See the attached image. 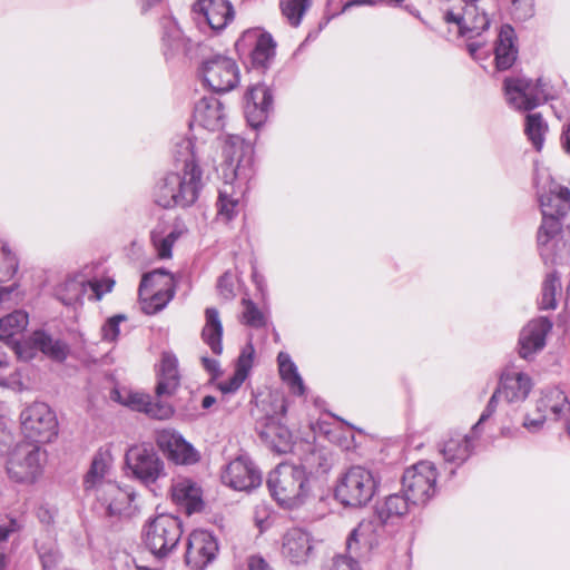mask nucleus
Instances as JSON below:
<instances>
[{"instance_id": "nucleus-64", "label": "nucleus", "mask_w": 570, "mask_h": 570, "mask_svg": "<svg viewBox=\"0 0 570 570\" xmlns=\"http://www.w3.org/2000/svg\"><path fill=\"white\" fill-rule=\"evenodd\" d=\"M563 147L568 154H570V122L567 125L562 134Z\"/></svg>"}, {"instance_id": "nucleus-11", "label": "nucleus", "mask_w": 570, "mask_h": 570, "mask_svg": "<svg viewBox=\"0 0 570 570\" xmlns=\"http://www.w3.org/2000/svg\"><path fill=\"white\" fill-rule=\"evenodd\" d=\"M436 469L429 461H421L405 470L402 487L412 504H424L435 493Z\"/></svg>"}, {"instance_id": "nucleus-44", "label": "nucleus", "mask_w": 570, "mask_h": 570, "mask_svg": "<svg viewBox=\"0 0 570 570\" xmlns=\"http://www.w3.org/2000/svg\"><path fill=\"white\" fill-rule=\"evenodd\" d=\"M527 395L528 394H492V397L490 399L485 410L482 412L479 421L473 425L471 431L472 434H476L479 432L480 425L495 412V409L499 404L503 402H507L509 404L527 402V405L531 404L532 402L527 401Z\"/></svg>"}, {"instance_id": "nucleus-7", "label": "nucleus", "mask_w": 570, "mask_h": 570, "mask_svg": "<svg viewBox=\"0 0 570 570\" xmlns=\"http://www.w3.org/2000/svg\"><path fill=\"white\" fill-rule=\"evenodd\" d=\"M504 94L512 108L524 111L534 109L557 95L554 88L543 78L533 81L523 76L507 78Z\"/></svg>"}, {"instance_id": "nucleus-62", "label": "nucleus", "mask_w": 570, "mask_h": 570, "mask_svg": "<svg viewBox=\"0 0 570 570\" xmlns=\"http://www.w3.org/2000/svg\"><path fill=\"white\" fill-rule=\"evenodd\" d=\"M170 33L164 36V40L168 41V46L170 48L178 47V42L180 41V30L175 23H170Z\"/></svg>"}, {"instance_id": "nucleus-19", "label": "nucleus", "mask_w": 570, "mask_h": 570, "mask_svg": "<svg viewBox=\"0 0 570 570\" xmlns=\"http://www.w3.org/2000/svg\"><path fill=\"white\" fill-rule=\"evenodd\" d=\"M217 552L218 544L212 533L195 530L188 538L185 560L191 569L203 570L216 558Z\"/></svg>"}, {"instance_id": "nucleus-48", "label": "nucleus", "mask_w": 570, "mask_h": 570, "mask_svg": "<svg viewBox=\"0 0 570 570\" xmlns=\"http://www.w3.org/2000/svg\"><path fill=\"white\" fill-rule=\"evenodd\" d=\"M561 289L560 276L557 272L547 274L543 285L542 295L539 302L541 309H553L557 306L556 295Z\"/></svg>"}, {"instance_id": "nucleus-9", "label": "nucleus", "mask_w": 570, "mask_h": 570, "mask_svg": "<svg viewBox=\"0 0 570 570\" xmlns=\"http://www.w3.org/2000/svg\"><path fill=\"white\" fill-rule=\"evenodd\" d=\"M183 534L181 522L177 517L161 513L149 519L142 528V541L156 557H166L178 544Z\"/></svg>"}, {"instance_id": "nucleus-56", "label": "nucleus", "mask_w": 570, "mask_h": 570, "mask_svg": "<svg viewBox=\"0 0 570 570\" xmlns=\"http://www.w3.org/2000/svg\"><path fill=\"white\" fill-rule=\"evenodd\" d=\"M1 523L7 528L10 535L20 532L26 525L24 512L20 514L9 513Z\"/></svg>"}, {"instance_id": "nucleus-46", "label": "nucleus", "mask_w": 570, "mask_h": 570, "mask_svg": "<svg viewBox=\"0 0 570 570\" xmlns=\"http://www.w3.org/2000/svg\"><path fill=\"white\" fill-rule=\"evenodd\" d=\"M165 277L170 279V292H175L176 278L175 276L166 271L165 268H158L153 272L146 273L140 282L139 293L140 295L148 294V289H164Z\"/></svg>"}, {"instance_id": "nucleus-27", "label": "nucleus", "mask_w": 570, "mask_h": 570, "mask_svg": "<svg viewBox=\"0 0 570 570\" xmlns=\"http://www.w3.org/2000/svg\"><path fill=\"white\" fill-rule=\"evenodd\" d=\"M202 489L194 480L177 476L171 483L173 501L185 510L187 514L199 511L203 508Z\"/></svg>"}, {"instance_id": "nucleus-2", "label": "nucleus", "mask_w": 570, "mask_h": 570, "mask_svg": "<svg viewBox=\"0 0 570 570\" xmlns=\"http://www.w3.org/2000/svg\"><path fill=\"white\" fill-rule=\"evenodd\" d=\"M180 147L186 150V157L177 159V170L161 178L154 189V199L163 208L193 205L202 189V170L190 151V140H183Z\"/></svg>"}, {"instance_id": "nucleus-3", "label": "nucleus", "mask_w": 570, "mask_h": 570, "mask_svg": "<svg viewBox=\"0 0 570 570\" xmlns=\"http://www.w3.org/2000/svg\"><path fill=\"white\" fill-rule=\"evenodd\" d=\"M273 499L284 509L302 507L311 494V478L302 465L278 464L267 478Z\"/></svg>"}, {"instance_id": "nucleus-12", "label": "nucleus", "mask_w": 570, "mask_h": 570, "mask_svg": "<svg viewBox=\"0 0 570 570\" xmlns=\"http://www.w3.org/2000/svg\"><path fill=\"white\" fill-rule=\"evenodd\" d=\"M533 406V411L528 410L522 423L530 433L539 432L549 414L559 420L570 413V401L567 394H541L534 401Z\"/></svg>"}, {"instance_id": "nucleus-31", "label": "nucleus", "mask_w": 570, "mask_h": 570, "mask_svg": "<svg viewBox=\"0 0 570 570\" xmlns=\"http://www.w3.org/2000/svg\"><path fill=\"white\" fill-rule=\"evenodd\" d=\"M29 343L32 347L55 361H63L69 352L68 345L65 342L55 338L42 330L35 331L29 338Z\"/></svg>"}, {"instance_id": "nucleus-14", "label": "nucleus", "mask_w": 570, "mask_h": 570, "mask_svg": "<svg viewBox=\"0 0 570 570\" xmlns=\"http://www.w3.org/2000/svg\"><path fill=\"white\" fill-rule=\"evenodd\" d=\"M223 153L227 166L238 181H246L254 175L253 148L238 135H230L226 138Z\"/></svg>"}, {"instance_id": "nucleus-43", "label": "nucleus", "mask_w": 570, "mask_h": 570, "mask_svg": "<svg viewBox=\"0 0 570 570\" xmlns=\"http://www.w3.org/2000/svg\"><path fill=\"white\" fill-rule=\"evenodd\" d=\"M312 4V0H279L283 17L292 27H298Z\"/></svg>"}, {"instance_id": "nucleus-28", "label": "nucleus", "mask_w": 570, "mask_h": 570, "mask_svg": "<svg viewBox=\"0 0 570 570\" xmlns=\"http://www.w3.org/2000/svg\"><path fill=\"white\" fill-rule=\"evenodd\" d=\"M261 440L273 451L286 453L291 450L292 435L279 420L261 422L257 428Z\"/></svg>"}, {"instance_id": "nucleus-53", "label": "nucleus", "mask_w": 570, "mask_h": 570, "mask_svg": "<svg viewBox=\"0 0 570 570\" xmlns=\"http://www.w3.org/2000/svg\"><path fill=\"white\" fill-rule=\"evenodd\" d=\"M124 321L126 316L122 314L108 318L101 328L102 338L109 342L116 341L120 333L119 325Z\"/></svg>"}, {"instance_id": "nucleus-37", "label": "nucleus", "mask_w": 570, "mask_h": 570, "mask_svg": "<svg viewBox=\"0 0 570 570\" xmlns=\"http://www.w3.org/2000/svg\"><path fill=\"white\" fill-rule=\"evenodd\" d=\"M167 284H163L164 289H148V294L140 295L139 301L141 309L148 315L156 314L161 311L174 297L175 292H170V279L165 277Z\"/></svg>"}, {"instance_id": "nucleus-34", "label": "nucleus", "mask_w": 570, "mask_h": 570, "mask_svg": "<svg viewBox=\"0 0 570 570\" xmlns=\"http://www.w3.org/2000/svg\"><path fill=\"white\" fill-rule=\"evenodd\" d=\"M202 337L214 354H222L223 324L218 311L214 307H208L205 311V325L202 331Z\"/></svg>"}, {"instance_id": "nucleus-49", "label": "nucleus", "mask_w": 570, "mask_h": 570, "mask_svg": "<svg viewBox=\"0 0 570 570\" xmlns=\"http://www.w3.org/2000/svg\"><path fill=\"white\" fill-rule=\"evenodd\" d=\"M18 271V259L10 248L0 240V283L10 281Z\"/></svg>"}, {"instance_id": "nucleus-38", "label": "nucleus", "mask_w": 570, "mask_h": 570, "mask_svg": "<svg viewBox=\"0 0 570 570\" xmlns=\"http://www.w3.org/2000/svg\"><path fill=\"white\" fill-rule=\"evenodd\" d=\"M532 389L531 377L514 367H507L503 370L499 387L495 392H530Z\"/></svg>"}, {"instance_id": "nucleus-45", "label": "nucleus", "mask_w": 570, "mask_h": 570, "mask_svg": "<svg viewBox=\"0 0 570 570\" xmlns=\"http://www.w3.org/2000/svg\"><path fill=\"white\" fill-rule=\"evenodd\" d=\"M548 130V125L540 114H529L525 117V134L533 147L539 151L541 150L544 141V135Z\"/></svg>"}, {"instance_id": "nucleus-17", "label": "nucleus", "mask_w": 570, "mask_h": 570, "mask_svg": "<svg viewBox=\"0 0 570 570\" xmlns=\"http://www.w3.org/2000/svg\"><path fill=\"white\" fill-rule=\"evenodd\" d=\"M384 534V523L375 515L363 520L352 530L346 539V551L354 557L371 551Z\"/></svg>"}, {"instance_id": "nucleus-35", "label": "nucleus", "mask_w": 570, "mask_h": 570, "mask_svg": "<svg viewBox=\"0 0 570 570\" xmlns=\"http://www.w3.org/2000/svg\"><path fill=\"white\" fill-rule=\"evenodd\" d=\"M471 446L470 438L456 432L444 441L441 453L448 462L462 463L469 458Z\"/></svg>"}, {"instance_id": "nucleus-42", "label": "nucleus", "mask_w": 570, "mask_h": 570, "mask_svg": "<svg viewBox=\"0 0 570 570\" xmlns=\"http://www.w3.org/2000/svg\"><path fill=\"white\" fill-rule=\"evenodd\" d=\"M232 188L225 185L219 190L218 199L216 203L217 218L223 222L232 220L239 212V198L235 197L228 189Z\"/></svg>"}, {"instance_id": "nucleus-23", "label": "nucleus", "mask_w": 570, "mask_h": 570, "mask_svg": "<svg viewBox=\"0 0 570 570\" xmlns=\"http://www.w3.org/2000/svg\"><path fill=\"white\" fill-rule=\"evenodd\" d=\"M96 497L101 505L106 508L108 515L112 517L126 513L131 505L135 494L132 491L108 480L107 483L99 484Z\"/></svg>"}, {"instance_id": "nucleus-40", "label": "nucleus", "mask_w": 570, "mask_h": 570, "mask_svg": "<svg viewBox=\"0 0 570 570\" xmlns=\"http://www.w3.org/2000/svg\"><path fill=\"white\" fill-rule=\"evenodd\" d=\"M28 314L20 309L0 318V340L9 342L21 334L28 326Z\"/></svg>"}, {"instance_id": "nucleus-24", "label": "nucleus", "mask_w": 570, "mask_h": 570, "mask_svg": "<svg viewBox=\"0 0 570 570\" xmlns=\"http://www.w3.org/2000/svg\"><path fill=\"white\" fill-rule=\"evenodd\" d=\"M311 429L315 435H323L330 442L342 448L348 449L354 436L352 430L361 432L351 423L345 422L338 416L321 417L316 422L311 423Z\"/></svg>"}, {"instance_id": "nucleus-47", "label": "nucleus", "mask_w": 570, "mask_h": 570, "mask_svg": "<svg viewBox=\"0 0 570 570\" xmlns=\"http://www.w3.org/2000/svg\"><path fill=\"white\" fill-rule=\"evenodd\" d=\"M109 471V463L102 454H98L94 458L90 470L88 471L85 479L86 490H95L100 483H107L105 476Z\"/></svg>"}, {"instance_id": "nucleus-20", "label": "nucleus", "mask_w": 570, "mask_h": 570, "mask_svg": "<svg viewBox=\"0 0 570 570\" xmlns=\"http://www.w3.org/2000/svg\"><path fill=\"white\" fill-rule=\"evenodd\" d=\"M243 46H253L252 63L257 68H267L275 57L276 42L273 37L261 29H250L243 33L239 42Z\"/></svg>"}, {"instance_id": "nucleus-22", "label": "nucleus", "mask_w": 570, "mask_h": 570, "mask_svg": "<svg viewBox=\"0 0 570 570\" xmlns=\"http://www.w3.org/2000/svg\"><path fill=\"white\" fill-rule=\"evenodd\" d=\"M245 116L248 124L256 128L261 126L268 116L273 97L267 86L257 83L250 87L245 96Z\"/></svg>"}, {"instance_id": "nucleus-18", "label": "nucleus", "mask_w": 570, "mask_h": 570, "mask_svg": "<svg viewBox=\"0 0 570 570\" xmlns=\"http://www.w3.org/2000/svg\"><path fill=\"white\" fill-rule=\"evenodd\" d=\"M313 551V539L307 531L301 528H291L282 535L281 556L289 564H306Z\"/></svg>"}, {"instance_id": "nucleus-32", "label": "nucleus", "mask_w": 570, "mask_h": 570, "mask_svg": "<svg viewBox=\"0 0 570 570\" xmlns=\"http://www.w3.org/2000/svg\"><path fill=\"white\" fill-rule=\"evenodd\" d=\"M180 387L178 361L174 354L164 353L158 370L155 392H174Z\"/></svg>"}, {"instance_id": "nucleus-30", "label": "nucleus", "mask_w": 570, "mask_h": 570, "mask_svg": "<svg viewBox=\"0 0 570 570\" xmlns=\"http://www.w3.org/2000/svg\"><path fill=\"white\" fill-rule=\"evenodd\" d=\"M254 354L255 348L249 342L243 347L236 361L233 376L226 383L220 384V392H236L238 389H240L242 384L248 377L253 367Z\"/></svg>"}, {"instance_id": "nucleus-36", "label": "nucleus", "mask_w": 570, "mask_h": 570, "mask_svg": "<svg viewBox=\"0 0 570 570\" xmlns=\"http://www.w3.org/2000/svg\"><path fill=\"white\" fill-rule=\"evenodd\" d=\"M410 504H412V501L407 494H391L383 504L377 507L375 515L385 524L405 515L409 512Z\"/></svg>"}, {"instance_id": "nucleus-63", "label": "nucleus", "mask_w": 570, "mask_h": 570, "mask_svg": "<svg viewBox=\"0 0 570 570\" xmlns=\"http://www.w3.org/2000/svg\"><path fill=\"white\" fill-rule=\"evenodd\" d=\"M203 364L208 372L215 373L218 371L219 363L217 360L203 357Z\"/></svg>"}, {"instance_id": "nucleus-55", "label": "nucleus", "mask_w": 570, "mask_h": 570, "mask_svg": "<svg viewBox=\"0 0 570 570\" xmlns=\"http://www.w3.org/2000/svg\"><path fill=\"white\" fill-rule=\"evenodd\" d=\"M275 517L272 514L266 505L257 507L255 510V524L261 532L269 529L274 522Z\"/></svg>"}, {"instance_id": "nucleus-41", "label": "nucleus", "mask_w": 570, "mask_h": 570, "mask_svg": "<svg viewBox=\"0 0 570 570\" xmlns=\"http://www.w3.org/2000/svg\"><path fill=\"white\" fill-rule=\"evenodd\" d=\"M278 370L282 380L292 392H305V386L297 367L287 353L281 352L277 356Z\"/></svg>"}, {"instance_id": "nucleus-29", "label": "nucleus", "mask_w": 570, "mask_h": 570, "mask_svg": "<svg viewBox=\"0 0 570 570\" xmlns=\"http://www.w3.org/2000/svg\"><path fill=\"white\" fill-rule=\"evenodd\" d=\"M287 406L286 394H256L254 414L261 422L279 420Z\"/></svg>"}, {"instance_id": "nucleus-58", "label": "nucleus", "mask_w": 570, "mask_h": 570, "mask_svg": "<svg viewBox=\"0 0 570 570\" xmlns=\"http://www.w3.org/2000/svg\"><path fill=\"white\" fill-rule=\"evenodd\" d=\"M115 285V281L106 277L99 281L89 282L88 286L91 288L95 299L99 301L101 297L106 294L111 292L112 287Z\"/></svg>"}, {"instance_id": "nucleus-16", "label": "nucleus", "mask_w": 570, "mask_h": 570, "mask_svg": "<svg viewBox=\"0 0 570 570\" xmlns=\"http://www.w3.org/2000/svg\"><path fill=\"white\" fill-rule=\"evenodd\" d=\"M114 400L132 411L145 413L156 420H168L174 414L173 405L163 394H112Z\"/></svg>"}, {"instance_id": "nucleus-54", "label": "nucleus", "mask_w": 570, "mask_h": 570, "mask_svg": "<svg viewBox=\"0 0 570 570\" xmlns=\"http://www.w3.org/2000/svg\"><path fill=\"white\" fill-rule=\"evenodd\" d=\"M512 13L519 20H527L534 13L533 0H512Z\"/></svg>"}, {"instance_id": "nucleus-10", "label": "nucleus", "mask_w": 570, "mask_h": 570, "mask_svg": "<svg viewBox=\"0 0 570 570\" xmlns=\"http://www.w3.org/2000/svg\"><path fill=\"white\" fill-rule=\"evenodd\" d=\"M199 72L203 81L216 92L230 91L239 82L237 62L223 53H213L204 58Z\"/></svg>"}, {"instance_id": "nucleus-50", "label": "nucleus", "mask_w": 570, "mask_h": 570, "mask_svg": "<svg viewBox=\"0 0 570 570\" xmlns=\"http://www.w3.org/2000/svg\"><path fill=\"white\" fill-rule=\"evenodd\" d=\"M179 236L180 233L177 230H171L167 235H163L161 233L154 230L151 233V242L158 257L163 259L171 257L173 246Z\"/></svg>"}, {"instance_id": "nucleus-39", "label": "nucleus", "mask_w": 570, "mask_h": 570, "mask_svg": "<svg viewBox=\"0 0 570 570\" xmlns=\"http://www.w3.org/2000/svg\"><path fill=\"white\" fill-rule=\"evenodd\" d=\"M88 283L82 276H72L61 283L56 294L58 299L65 305H73L82 298L87 291Z\"/></svg>"}, {"instance_id": "nucleus-1", "label": "nucleus", "mask_w": 570, "mask_h": 570, "mask_svg": "<svg viewBox=\"0 0 570 570\" xmlns=\"http://www.w3.org/2000/svg\"><path fill=\"white\" fill-rule=\"evenodd\" d=\"M534 183L542 213L537 244L544 265H562L570 257V237L563 230L562 219L570 212V190L556 183L547 169H537Z\"/></svg>"}, {"instance_id": "nucleus-60", "label": "nucleus", "mask_w": 570, "mask_h": 570, "mask_svg": "<svg viewBox=\"0 0 570 570\" xmlns=\"http://www.w3.org/2000/svg\"><path fill=\"white\" fill-rule=\"evenodd\" d=\"M19 297L16 285L0 287V305L4 303L18 304Z\"/></svg>"}, {"instance_id": "nucleus-21", "label": "nucleus", "mask_w": 570, "mask_h": 570, "mask_svg": "<svg viewBox=\"0 0 570 570\" xmlns=\"http://www.w3.org/2000/svg\"><path fill=\"white\" fill-rule=\"evenodd\" d=\"M193 10L215 31L223 30L234 19V9L227 0H197Z\"/></svg>"}, {"instance_id": "nucleus-61", "label": "nucleus", "mask_w": 570, "mask_h": 570, "mask_svg": "<svg viewBox=\"0 0 570 570\" xmlns=\"http://www.w3.org/2000/svg\"><path fill=\"white\" fill-rule=\"evenodd\" d=\"M248 570H273L268 562L259 554L250 556L247 560Z\"/></svg>"}, {"instance_id": "nucleus-15", "label": "nucleus", "mask_w": 570, "mask_h": 570, "mask_svg": "<svg viewBox=\"0 0 570 570\" xmlns=\"http://www.w3.org/2000/svg\"><path fill=\"white\" fill-rule=\"evenodd\" d=\"M222 481L236 491H250L261 485L262 474L249 458L240 455L225 466Z\"/></svg>"}, {"instance_id": "nucleus-59", "label": "nucleus", "mask_w": 570, "mask_h": 570, "mask_svg": "<svg viewBox=\"0 0 570 570\" xmlns=\"http://www.w3.org/2000/svg\"><path fill=\"white\" fill-rule=\"evenodd\" d=\"M331 570H361L355 557L352 554L340 556L334 559Z\"/></svg>"}, {"instance_id": "nucleus-26", "label": "nucleus", "mask_w": 570, "mask_h": 570, "mask_svg": "<svg viewBox=\"0 0 570 570\" xmlns=\"http://www.w3.org/2000/svg\"><path fill=\"white\" fill-rule=\"evenodd\" d=\"M551 327V322L546 317L530 321L520 333V356L522 358H529L538 351H541L546 345V336Z\"/></svg>"}, {"instance_id": "nucleus-57", "label": "nucleus", "mask_w": 570, "mask_h": 570, "mask_svg": "<svg viewBox=\"0 0 570 570\" xmlns=\"http://www.w3.org/2000/svg\"><path fill=\"white\" fill-rule=\"evenodd\" d=\"M217 288L225 299L233 298L235 296L233 274L229 272L224 273L218 279Z\"/></svg>"}, {"instance_id": "nucleus-13", "label": "nucleus", "mask_w": 570, "mask_h": 570, "mask_svg": "<svg viewBox=\"0 0 570 570\" xmlns=\"http://www.w3.org/2000/svg\"><path fill=\"white\" fill-rule=\"evenodd\" d=\"M155 442L169 461L191 465L200 460L199 452L174 429H161L155 433Z\"/></svg>"}, {"instance_id": "nucleus-5", "label": "nucleus", "mask_w": 570, "mask_h": 570, "mask_svg": "<svg viewBox=\"0 0 570 570\" xmlns=\"http://www.w3.org/2000/svg\"><path fill=\"white\" fill-rule=\"evenodd\" d=\"M379 483L380 480L373 471L354 465L338 479L334 495L345 507H364L374 497Z\"/></svg>"}, {"instance_id": "nucleus-52", "label": "nucleus", "mask_w": 570, "mask_h": 570, "mask_svg": "<svg viewBox=\"0 0 570 570\" xmlns=\"http://www.w3.org/2000/svg\"><path fill=\"white\" fill-rule=\"evenodd\" d=\"M37 550H38L39 558L41 560L43 570L53 569L60 558L55 543H50L49 546L37 543Z\"/></svg>"}, {"instance_id": "nucleus-6", "label": "nucleus", "mask_w": 570, "mask_h": 570, "mask_svg": "<svg viewBox=\"0 0 570 570\" xmlns=\"http://www.w3.org/2000/svg\"><path fill=\"white\" fill-rule=\"evenodd\" d=\"M19 423L24 439L37 445L53 442L59 433L57 415L43 402H33L23 406Z\"/></svg>"}, {"instance_id": "nucleus-25", "label": "nucleus", "mask_w": 570, "mask_h": 570, "mask_svg": "<svg viewBox=\"0 0 570 570\" xmlns=\"http://www.w3.org/2000/svg\"><path fill=\"white\" fill-rule=\"evenodd\" d=\"M225 117L224 105L218 98L203 97L195 105L193 124L209 131H217L224 127Z\"/></svg>"}, {"instance_id": "nucleus-33", "label": "nucleus", "mask_w": 570, "mask_h": 570, "mask_svg": "<svg viewBox=\"0 0 570 570\" xmlns=\"http://www.w3.org/2000/svg\"><path fill=\"white\" fill-rule=\"evenodd\" d=\"M514 30L510 26H503L500 30L495 46V65L499 70L512 67L517 59L518 50L514 47Z\"/></svg>"}, {"instance_id": "nucleus-4", "label": "nucleus", "mask_w": 570, "mask_h": 570, "mask_svg": "<svg viewBox=\"0 0 570 570\" xmlns=\"http://www.w3.org/2000/svg\"><path fill=\"white\" fill-rule=\"evenodd\" d=\"M47 461V450L30 442H20L8 453L6 472L12 482L31 485L42 476Z\"/></svg>"}, {"instance_id": "nucleus-8", "label": "nucleus", "mask_w": 570, "mask_h": 570, "mask_svg": "<svg viewBox=\"0 0 570 570\" xmlns=\"http://www.w3.org/2000/svg\"><path fill=\"white\" fill-rule=\"evenodd\" d=\"M125 468L130 479L145 487H150L166 476L165 462L148 443L134 444L126 451Z\"/></svg>"}, {"instance_id": "nucleus-51", "label": "nucleus", "mask_w": 570, "mask_h": 570, "mask_svg": "<svg viewBox=\"0 0 570 570\" xmlns=\"http://www.w3.org/2000/svg\"><path fill=\"white\" fill-rule=\"evenodd\" d=\"M242 305L244 307L240 318L243 324L255 328L264 327L266 325L265 314L256 306L253 301L243 298Z\"/></svg>"}]
</instances>
